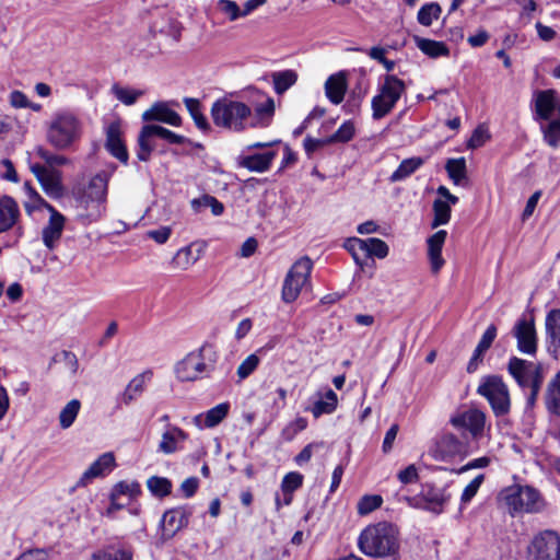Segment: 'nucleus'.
Returning <instances> with one entry per match:
<instances>
[{
	"mask_svg": "<svg viewBox=\"0 0 560 560\" xmlns=\"http://www.w3.org/2000/svg\"><path fill=\"white\" fill-rule=\"evenodd\" d=\"M347 88V79L343 72L331 74L325 82L326 96L335 105L343 101Z\"/></svg>",
	"mask_w": 560,
	"mask_h": 560,
	"instance_id": "27",
	"label": "nucleus"
},
{
	"mask_svg": "<svg viewBox=\"0 0 560 560\" xmlns=\"http://www.w3.org/2000/svg\"><path fill=\"white\" fill-rule=\"evenodd\" d=\"M81 409V402L79 399H71L59 413V424L62 429L70 428L75 421L79 411Z\"/></svg>",
	"mask_w": 560,
	"mask_h": 560,
	"instance_id": "40",
	"label": "nucleus"
},
{
	"mask_svg": "<svg viewBox=\"0 0 560 560\" xmlns=\"http://www.w3.org/2000/svg\"><path fill=\"white\" fill-rule=\"evenodd\" d=\"M423 159L419 156L404 160L398 168L390 175L389 180L392 183L400 182L413 174L422 164Z\"/></svg>",
	"mask_w": 560,
	"mask_h": 560,
	"instance_id": "36",
	"label": "nucleus"
},
{
	"mask_svg": "<svg viewBox=\"0 0 560 560\" xmlns=\"http://www.w3.org/2000/svg\"><path fill=\"white\" fill-rule=\"evenodd\" d=\"M229 409L230 405L222 402L208 410L205 417V427L213 428L218 425L228 416Z\"/></svg>",
	"mask_w": 560,
	"mask_h": 560,
	"instance_id": "46",
	"label": "nucleus"
},
{
	"mask_svg": "<svg viewBox=\"0 0 560 560\" xmlns=\"http://www.w3.org/2000/svg\"><path fill=\"white\" fill-rule=\"evenodd\" d=\"M144 121L158 120L171 126L178 127L182 124L180 116L171 109L165 103H155L151 108L142 114Z\"/></svg>",
	"mask_w": 560,
	"mask_h": 560,
	"instance_id": "26",
	"label": "nucleus"
},
{
	"mask_svg": "<svg viewBox=\"0 0 560 560\" xmlns=\"http://www.w3.org/2000/svg\"><path fill=\"white\" fill-rule=\"evenodd\" d=\"M20 219V209L16 201L9 197L3 196L0 198V234L9 233L7 240L3 242L4 248H10L15 246L22 234L23 230L21 226H18V222Z\"/></svg>",
	"mask_w": 560,
	"mask_h": 560,
	"instance_id": "9",
	"label": "nucleus"
},
{
	"mask_svg": "<svg viewBox=\"0 0 560 560\" xmlns=\"http://www.w3.org/2000/svg\"><path fill=\"white\" fill-rule=\"evenodd\" d=\"M501 498L512 514L538 512L542 508L539 493L532 487H510Z\"/></svg>",
	"mask_w": 560,
	"mask_h": 560,
	"instance_id": "6",
	"label": "nucleus"
},
{
	"mask_svg": "<svg viewBox=\"0 0 560 560\" xmlns=\"http://www.w3.org/2000/svg\"><path fill=\"white\" fill-rule=\"evenodd\" d=\"M185 106L192 117L196 126L201 130H208L209 124L200 109V102L197 98L186 97L184 100Z\"/></svg>",
	"mask_w": 560,
	"mask_h": 560,
	"instance_id": "43",
	"label": "nucleus"
},
{
	"mask_svg": "<svg viewBox=\"0 0 560 560\" xmlns=\"http://www.w3.org/2000/svg\"><path fill=\"white\" fill-rule=\"evenodd\" d=\"M435 459H446L448 457L468 455V446L453 433H443L435 443L432 451Z\"/></svg>",
	"mask_w": 560,
	"mask_h": 560,
	"instance_id": "16",
	"label": "nucleus"
},
{
	"mask_svg": "<svg viewBox=\"0 0 560 560\" xmlns=\"http://www.w3.org/2000/svg\"><path fill=\"white\" fill-rule=\"evenodd\" d=\"M354 124L351 120L345 121L338 130L332 133L330 137L325 139L326 143H346L350 141L354 136Z\"/></svg>",
	"mask_w": 560,
	"mask_h": 560,
	"instance_id": "47",
	"label": "nucleus"
},
{
	"mask_svg": "<svg viewBox=\"0 0 560 560\" xmlns=\"http://www.w3.org/2000/svg\"><path fill=\"white\" fill-rule=\"evenodd\" d=\"M434 219L432 228L435 229L439 225L446 224L451 219V206L441 199H436L433 202Z\"/></svg>",
	"mask_w": 560,
	"mask_h": 560,
	"instance_id": "45",
	"label": "nucleus"
},
{
	"mask_svg": "<svg viewBox=\"0 0 560 560\" xmlns=\"http://www.w3.org/2000/svg\"><path fill=\"white\" fill-rule=\"evenodd\" d=\"M152 378L150 370L136 375L126 386L120 395V402L129 406L132 401L137 400L145 390L147 384Z\"/></svg>",
	"mask_w": 560,
	"mask_h": 560,
	"instance_id": "25",
	"label": "nucleus"
},
{
	"mask_svg": "<svg viewBox=\"0 0 560 560\" xmlns=\"http://www.w3.org/2000/svg\"><path fill=\"white\" fill-rule=\"evenodd\" d=\"M217 351L210 343L202 345L197 351L188 353L175 365V373L178 380L191 382L208 374L217 361Z\"/></svg>",
	"mask_w": 560,
	"mask_h": 560,
	"instance_id": "4",
	"label": "nucleus"
},
{
	"mask_svg": "<svg viewBox=\"0 0 560 560\" xmlns=\"http://www.w3.org/2000/svg\"><path fill=\"white\" fill-rule=\"evenodd\" d=\"M298 80V73L293 70H284L272 74L273 88L277 94L284 93Z\"/></svg>",
	"mask_w": 560,
	"mask_h": 560,
	"instance_id": "38",
	"label": "nucleus"
},
{
	"mask_svg": "<svg viewBox=\"0 0 560 560\" xmlns=\"http://www.w3.org/2000/svg\"><path fill=\"white\" fill-rule=\"evenodd\" d=\"M30 170L49 197L59 198L62 196L63 186L60 171L54 167H46V165L39 163L31 164Z\"/></svg>",
	"mask_w": 560,
	"mask_h": 560,
	"instance_id": "14",
	"label": "nucleus"
},
{
	"mask_svg": "<svg viewBox=\"0 0 560 560\" xmlns=\"http://www.w3.org/2000/svg\"><path fill=\"white\" fill-rule=\"evenodd\" d=\"M415 43L423 54L428 55L431 58L448 56L450 54L447 46L442 42L415 36Z\"/></svg>",
	"mask_w": 560,
	"mask_h": 560,
	"instance_id": "34",
	"label": "nucleus"
},
{
	"mask_svg": "<svg viewBox=\"0 0 560 560\" xmlns=\"http://www.w3.org/2000/svg\"><path fill=\"white\" fill-rule=\"evenodd\" d=\"M276 153L269 151L260 154L243 156L238 161V165L252 172L262 173L269 170Z\"/></svg>",
	"mask_w": 560,
	"mask_h": 560,
	"instance_id": "29",
	"label": "nucleus"
},
{
	"mask_svg": "<svg viewBox=\"0 0 560 560\" xmlns=\"http://www.w3.org/2000/svg\"><path fill=\"white\" fill-rule=\"evenodd\" d=\"M149 490L156 497H166L171 493L172 482L164 477L153 476L148 479Z\"/></svg>",
	"mask_w": 560,
	"mask_h": 560,
	"instance_id": "48",
	"label": "nucleus"
},
{
	"mask_svg": "<svg viewBox=\"0 0 560 560\" xmlns=\"http://www.w3.org/2000/svg\"><path fill=\"white\" fill-rule=\"evenodd\" d=\"M360 550L372 558H394L399 556V529L388 522L366 526L359 537Z\"/></svg>",
	"mask_w": 560,
	"mask_h": 560,
	"instance_id": "1",
	"label": "nucleus"
},
{
	"mask_svg": "<svg viewBox=\"0 0 560 560\" xmlns=\"http://www.w3.org/2000/svg\"><path fill=\"white\" fill-rule=\"evenodd\" d=\"M312 406L306 408V410L311 411L314 418H319L323 415L332 413L338 405L337 394L328 388L325 393L317 392L312 397Z\"/></svg>",
	"mask_w": 560,
	"mask_h": 560,
	"instance_id": "21",
	"label": "nucleus"
},
{
	"mask_svg": "<svg viewBox=\"0 0 560 560\" xmlns=\"http://www.w3.org/2000/svg\"><path fill=\"white\" fill-rule=\"evenodd\" d=\"M115 467V456L107 452L102 454L90 467L82 474L77 486L85 487L92 479L102 477Z\"/></svg>",
	"mask_w": 560,
	"mask_h": 560,
	"instance_id": "20",
	"label": "nucleus"
},
{
	"mask_svg": "<svg viewBox=\"0 0 560 560\" xmlns=\"http://www.w3.org/2000/svg\"><path fill=\"white\" fill-rule=\"evenodd\" d=\"M483 479L485 476L482 474L478 475L465 487L460 497L462 504H467L471 501V499L476 495L480 486L482 485Z\"/></svg>",
	"mask_w": 560,
	"mask_h": 560,
	"instance_id": "56",
	"label": "nucleus"
},
{
	"mask_svg": "<svg viewBox=\"0 0 560 560\" xmlns=\"http://www.w3.org/2000/svg\"><path fill=\"white\" fill-rule=\"evenodd\" d=\"M489 138H490V136H489L488 129L482 126H479L474 130V132L468 141V147L472 148V149L480 148L486 143V141Z\"/></svg>",
	"mask_w": 560,
	"mask_h": 560,
	"instance_id": "60",
	"label": "nucleus"
},
{
	"mask_svg": "<svg viewBox=\"0 0 560 560\" xmlns=\"http://www.w3.org/2000/svg\"><path fill=\"white\" fill-rule=\"evenodd\" d=\"M40 206L47 209L50 213L48 223L43 229L42 238L45 246L51 250L56 248L59 240L61 238L66 219L46 200L40 199Z\"/></svg>",
	"mask_w": 560,
	"mask_h": 560,
	"instance_id": "15",
	"label": "nucleus"
},
{
	"mask_svg": "<svg viewBox=\"0 0 560 560\" xmlns=\"http://www.w3.org/2000/svg\"><path fill=\"white\" fill-rule=\"evenodd\" d=\"M397 477L404 485L416 482L419 478L418 470L415 465H409L405 469L400 470Z\"/></svg>",
	"mask_w": 560,
	"mask_h": 560,
	"instance_id": "62",
	"label": "nucleus"
},
{
	"mask_svg": "<svg viewBox=\"0 0 560 560\" xmlns=\"http://www.w3.org/2000/svg\"><path fill=\"white\" fill-rule=\"evenodd\" d=\"M260 359L256 354L248 355L237 368L240 380L247 378L258 366Z\"/></svg>",
	"mask_w": 560,
	"mask_h": 560,
	"instance_id": "54",
	"label": "nucleus"
},
{
	"mask_svg": "<svg viewBox=\"0 0 560 560\" xmlns=\"http://www.w3.org/2000/svg\"><path fill=\"white\" fill-rule=\"evenodd\" d=\"M450 423L455 429L467 430L474 439H479L483 434L486 413L478 408L471 407L454 413L450 419Z\"/></svg>",
	"mask_w": 560,
	"mask_h": 560,
	"instance_id": "13",
	"label": "nucleus"
},
{
	"mask_svg": "<svg viewBox=\"0 0 560 560\" xmlns=\"http://www.w3.org/2000/svg\"><path fill=\"white\" fill-rule=\"evenodd\" d=\"M445 170L454 184L458 185L466 177V162L464 158L450 159L445 164Z\"/></svg>",
	"mask_w": 560,
	"mask_h": 560,
	"instance_id": "42",
	"label": "nucleus"
},
{
	"mask_svg": "<svg viewBox=\"0 0 560 560\" xmlns=\"http://www.w3.org/2000/svg\"><path fill=\"white\" fill-rule=\"evenodd\" d=\"M508 371L517 385L526 389L533 384H542L544 373L539 363L513 357L508 363Z\"/></svg>",
	"mask_w": 560,
	"mask_h": 560,
	"instance_id": "12",
	"label": "nucleus"
},
{
	"mask_svg": "<svg viewBox=\"0 0 560 560\" xmlns=\"http://www.w3.org/2000/svg\"><path fill=\"white\" fill-rule=\"evenodd\" d=\"M34 153L47 164L46 167L55 168V166H63L71 163L69 158L54 153L43 145L36 147Z\"/></svg>",
	"mask_w": 560,
	"mask_h": 560,
	"instance_id": "41",
	"label": "nucleus"
},
{
	"mask_svg": "<svg viewBox=\"0 0 560 560\" xmlns=\"http://www.w3.org/2000/svg\"><path fill=\"white\" fill-rule=\"evenodd\" d=\"M303 483V476L300 472L292 471L287 474L281 482L282 492H294Z\"/></svg>",
	"mask_w": 560,
	"mask_h": 560,
	"instance_id": "55",
	"label": "nucleus"
},
{
	"mask_svg": "<svg viewBox=\"0 0 560 560\" xmlns=\"http://www.w3.org/2000/svg\"><path fill=\"white\" fill-rule=\"evenodd\" d=\"M188 435L185 431L176 425H168L163 432L158 451L163 454H173L182 450V444L187 440Z\"/></svg>",
	"mask_w": 560,
	"mask_h": 560,
	"instance_id": "23",
	"label": "nucleus"
},
{
	"mask_svg": "<svg viewBox=\"0 0 560 560\" xmlns=\"http://www.w3.org/2000/svg\"><path fill=\"white\" fill-rule=\"evenodd\" d=\"M544 140L552 148H557L560 142V117L552 119L542 127Z\"/></svg>",
	"mask_w": 560,
	"mask_h": 560,
	"instance_id": "50",
	"label": "nucleus"
},
{
	"mask_svg": "<svg viewBox=\"0 0 560 560\" xmlns=\"http://www.w3.org/2000/svg\"><path fill=\"white\" fill-rule=\"evenodd\" d=\"M442 13V8L436 2L423 4L417 14V21L423 26H431L433 21L438 20Z\"/></svg>",
	"mask_w": 560,
	"mask_h": 560,
	"instance_id": "39",
	"label": "nucleus"
},
{
	"mask_svg": "<svg viewBox=\"0 0 560 560\" xmlns=\"http://www.w3.org/2000/svg\"><path fill=\"white\" fill-rule=\"evenodd\" d=\"M405 83L396 75H386L380 93L372 100L373 118L381 119L395 106L405 92Z\"/></svg>",
	"mask_w": 560,
	"mask_h": 560,
	"instance_id": "8",
	"label": "nucleus"
},
{
	"mask_svg": "<svg viewBox=\"0 0 560 560\" xmlns=\"http://www.w3.org/2000/svg\"><path fill=\"white\" fill-rule=\"evenodd\" d=\"M113 93L116 96V98L125 105L135 104L138 97H140L143 94L142 91L126 89L118 85L113 86Z\"/></svg>",
	"mask_w": 560,
	"mask_h": 560,
	"instance_id": "52",
	"label": "nucleus"
},
{
	"mask_svg": "<svg viewBox=\"0 0 560 560\" xmlns=\"http://www.w3.org/2000/svg\"><path fill=\"white\" fill-rule=\"evenodd\" d=\"M218 10L224 14L229 21L234 22L240 18H243L241 7L232 0H219L217 3Z\"/></svg>",
	"mask_w": 560,
	"mask_h": 560,
	"instance_id": "51",
	"label": "nucleus"
},
{
	"mask_svg": "<svg viewBox=\"0 0 560 560\" xmlns=\"http://www.w3.org/2000/svg\"><path fill=\"white\" fill-rule=\"evenodd\" d=\"M140 492L139 485L137 482H127V481H120L117 485H115L112 493L116 494L117 497L120 495H129L135 497Z\"/></svg>",
	"mask_w": 560,
	"mask_h": 560,
	"instance_id": "57",
	"label": "nucleus"
},
{
	"mask_svg": "<svg viewBox=\"0 0 560 560\" xmlns=\"http://www.w3.org/2000/svg\"><path fill=\"white\" fill-rule=\"evenodd\" d=\"M307 427V420L303 417H299L287 425L282 434L287 440H292L299 432L303 431Z\"/></svg>",
	"mask_w": 560,
	"mask_h": 560,
	"instance_id": "58",
	"label": "nucleus"
},
{
	"mask_svg": "<svg viewBox=\"0 0 560 560\" xmlns=\"http://www.w3.org/2000/svg\"><path fill=\"white\" fill-rule=\"evenodd\" d=\"M544 402L548 412L560 416V372L548 382Z\"/></svg>",
	"mask_w": 560,
	"mask_h": 560,
	"instance_id": "28",
	"label": "nucleus"
},
{
	"mask_svg": "<svg viewBox=\"0 0 560 560\" xmlns=\"http://www.w3.org/2000/svg\"><path fill=\"white\" fill-rule=\"evenodd\" d=\"M447 233L444 230H440L431 235L428 243V258L430 260L431 271L438 273L445 264L442 257V248L445 243Z\"/></svg>",
	"mask_w": 560,
	"mask_h": 560,
	"instance_id": "24",
	"label": "nucleus"
},
{
	"mask_svg": "<svg viewBox=\"0 0 560 560\" xmlns=\"http://www.w3.org/2000/svg\"><path fill=\"white\" fill-rule=\"evenodd\" d=\"M423 499L427 510L440 514L443 512L444 505L450 500V494H447L443 489L431 487L424 492Z\"/></svg>",
	"mask_w": 560,
	"mask_h": 560,
	"instance_id": "33",
	"label": "nucleus"
},
{
	"mask_svg": "<svg viewBox=\"0 0 560 560\" xmlns=\"http://www.w3.org/2000/svg\"><path fill=\"white\" fill-rule=\"evenodd\" d=\"M133 552L129 548L108 547L92 553L91 560H132Z\"/></svg>",
	"mask_w": 560,
	"mask_h": 560,
	"instance_id": "37",
	"label": "nucleus"
},
{
	"mask_svg": "<svg viewBox=\"0 0 560 560\" xmlns=\"http://www.w3.org/2000/svg\"><path fill=\"white\" fill-rule=\"evenodd\" d=\"M383 499L381 495H364L358 503V513L366 515L381 506Z\"/></svg>",
	"mask_w": 560,
	"mask_h": 560,
	"instance_id": "53",
	"label": "nucleus"
},
{
	"mask_svg": "<svg viewBox=\"0 0 560 560\" xmlns=\"http://www.w3.org/2000/svg\"><path fill=\"white\" fill-rule=\"evenodd\" d=\"M365 247V257H377L380 259L385 258L388 255L389 248L388 245L381 238L370 237L364 240Z\"/></svg>",
	"mask_w": 560,
	"mask_h": 560,
	"instance_id": "44",
	"label": "nucleus"
},
{
	"mask_svg": "<svg viewBox=\"0 0 560 560\" xmlns=\"http://www.w3.org/2000/svg\"><path fill=\"white\" fill-rule=\"evenodd\" d=\"M48 557L49 551L47 549L36 548L24 551L15 560H47Z\"/></svg>",
	"mask_w": 560,
	"mask_h": 560,
	"instance_id": "61",
	"label": "nucleus"
},
{
	"mask_svg": "<svg viewBox=\"0 0 560 560\" xmlns=\"http://www.w3.org/2000/svg\"><path fill=\"white\" fill-rule=\"evenodd\" d=\"M516 3L521 8V19L528 23L532 19V14L539 8L538 0H516Z\"/></svg>",
	"mask_w": 560,
	"mask_h": 560,
	"instance_id": "59",
	"label": "nucleus"
},
{
	"mask_svg": "<svg viewBox=\"0 0 560 560\" xmlns=\"http://www.w3.org/2000/svg\"><path fill=\"white\" fill-rule=\"evenodd\" d=\"M108 177L106 173L96 174L89 183L85 197L92 201L102 202L107 195Z\"/></svg>",
	"mask_w": 560,
	"mask_h": 560,
	"instance_id": "32",
	"label": "nucleus"
},
{
	"mask_svg": "<svg viewBox=\"0 0 560 560\" xmlns=\"http://www.w3.org/2000/svg\"><path fill=\"white\" fill-rule=\"evenodd\" d=\"M159 137L166 140L168 143L180 144L184 143L185 137L177 135L159 125H145L142 127L138 136V152L137 156L140 161L147 162L150 160L151 152L154 149L153 138Z\"/></svg>",
	"mask_w": 560,
	"mask_h": 560,
	"instance_id": "10",
	"label": "nucleus"
},
{
	"mask_svg": "<svg viewBox=\"0 0 560 560\" xmlns=\"http://www.w3.org/2000/svg\"><path fill=\"white\" fill-rule=\"evenodd\" d=\"M199 259V255H194L192 245H188L182 247L176 252L174 257L171 260V266L176 270H187L189 269L197 260Z\"/></svg>",
	"mask_w": 560,
	"mask_h": 560,
	"instance_id": "35",
	"label": "nucleus"
},
{
	"mask_svg": "<svg viewBox=\"0 0 560 560\" xmlns=\"http://www.w3.org/2000/svg\"><path fill=\"white\" fill-rule=\"evenodd\" d=\"M517 340V348L526 354H534L537 350L536 330L533 322L518 320L513 329Z\"/></svg>",
	"mask_w": 560,
	"mask_h": 560,
	"instance_id": "19",
	"label": "nucleus"
},
{
	"mask_svg": "<svg viewBox=\"0 0 560 560\" xmlns=\"http://www.w3.org/2000/svg\"><path fill=\"white\" fill-rule=\"evenodd\" d=\"M275 113V102L272 98H268L265 103L256 107L255 113L252 112V118L249 119L250 128H264L269 126L271 117Z\"/></svg>",
	"mask_w": 560,
	"mask_h": 560,
	"instance_id": "30",
	"label": "nucleus"
},
{
	"mask_svg": "<svg viewBox=\"0 0 560 560\" xmlns=\"http://www.w3.org/2000/svg\"><path fill=\"white\" fill-rule=\"evenodd\" d=\"M82 136V122L69 112L56 113L47 125L46 140L56 150H69Z\"/></svg>",
	"mask_w": 560,
	"mask_h": 560,
	"instance_id": "2",
	"label": "nucleus"
},
{
	"mask_svg": "<svg viewBox=\"0 0 560 560\" xmlns=\"http://www.w3.org/2000/svg\"><path fill=\"white\" fill-rule=\"evenodd\" d=\"M527 560H560V536L552 530L536 535L527 548Z\"/></svg>",
	"mask_w": 560,
	"mask_h": 560,
	"instance_id": "11",
	"label": "nucleus"
},
{
	"mask_svg": "<svg viewBox=\"0 0 560 560\" xmlns=\"http://www.w3.org/2000/svg\"><path fill=\"white\" fill-rule=\"evenodd\" d=\"M557 91L540 90L534 93L533 104L536 119L549 120L557 109L559 112V101Z\"/></svg>",
	"mask_w": 560,
	"mask_h": 560,
	"instance_id": "18",
	"label": "nucleus"
},
{
	"mask_svg": "<svg viewBox=\"0 0 560 560\" xmlns=\"http://www.w3.org/2000/svg\"><path fill=\"white\" fill-rule=\"evenodd\" d=\"M105 147L117 160L124 164L128 162V152L121 139V130L118 122H112L107 127Z\"/></svg>",
	"mask_w": 560,
	"mask_h": 560,
	"instance_id": "22",
	"label": "nucleus"
},
{
	"mask_svg": "<svg viewBox=\"0 0 560 560\" xmlns=\"http://www.w3.org/2000/svg\"><path fill=\"white\" fill-rule=\"evenodd\" d=\"M191 514V509L188 506H180L166 511L161 520L163 536L171 538L178 530L186 527Z\"/></svg>",
	"mask_w": 560,
	"mask_h": 560,
	"instance_id": "17",
	"label": "nucleus"
},
{
	"mask_svg": "<svg viewBox=\"0 0 560 560\" xmlns=\"http://www.w3.org/2000/svg\"><path fill=\"white\" fill-rule=\"evenodd\" d=\"M477 393L488 400L497 417H502L510 412V392L501 376L487 375L482 377L478 385Z\"/></svg>",
	"mask_w": 560,
	"mask_h": 560,
	"instance_id": "5",
	"label": "nucleus"
},
{
	"mask_svg": "<svg viewBox=\"0 0 560 560\" xmlns=\"http://www.w3.org/2000/svg\"><path fill=\"white\" fill-rule=\"evenodd\" d=\"M548 347L556 351L560 347V310H551L546 317Z\"/></svg>",
	"mask_w": 560,
	"mask_h": 560,
	"instance_id": "31",
	"label": "nucleus"
},
{
	"mask_svg": "<svg viewBox=\"0 0 560 560\" xmlns=\"http://www.w3.org/2000/svg\"><path fill=\"white\" fill-rule=\"evenodd\" d=\"M172 229L170 226H161L156 230L148 232V237L155 241L159 244H164L170 238Z\"/></svg>",
	"mask_w": 560,
	"mask_h": 560,
	"instance_id": "63",
	"label": "nucleus"
},
{
	"mask_svg": "<svg viewBox=\"0 0 560 560\" xmlns=\"http://www.w3.org/2000/svg\"><path fill=\"white\" fill-rule=\"evenodd\" d=\"M313 261L307 256L298 259L289 269L282 287V300L285 303L294 302L304 285L308 283Z\"/></svg>",
	"mask_w": 560,
	"mask_h": 560,
	"instance_id": "7",
	"label": "nucleus"
},
{
	"mask_svg": "<svg viewBox=\"0 0 560 560\" xmlns=\"http://www.w3.org/2000/svg\"><path fill=\"white\" fill-rule=\"evenodd\" d=\"M345 248L351 254L357 265L360 268H363V262L361 260V254L365 256V247L366 244L364 240L359 237H350L345 242Z\"/></svg>",
	"mask_w": 560,
	"mask_h": 560,
	"instance_id": "49",
	"label": "nucleus"
},
{
	"mask_svg": "<svg viewBox=\"0 0 560 560\" xmlns=\"http://www.w3.org/2000/svg\"><path fill=\"white\" fill-rule=\"evenodd\" d=\"M9 102L14 108H27V105H30L27 96L18 90L10 93Z\"/></svg>",
	"mask_w": 560,
	"mask_h": 560,
	"instance_id": "64",
	"label": "nucleus"
},
{
	"mask_svg": "<svg viewBox=\"0 0 560 560\" xmlns=\"http://www.w3.org/2000/svg\"><path fill=\"white\" fill-rule=\"evenodd\" d=\"M211 117L218 127L243 131L249 127L252 108L243 102L223 97L212 104Z\"/></svg>",
	"mask_w": 560,
	"mask_h": 560,
	"instance_id": "3",
	"label": "nucleus"
}]
</instances>
